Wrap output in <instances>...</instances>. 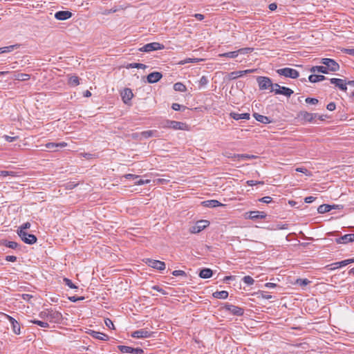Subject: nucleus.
Returning <instances> with one entry per match:
<instances>
[{
  "instance_id": "obj_1",
  "label": "nucleus",
  "mask_w": 354,
  "mask_h": 354,
  "mask_svg": "<svg viewBox=\"0 0 354 354\" xmlns=\"http://www.w3.org/2000/svg\"><path fill=\"white\" fill-rule=\"evenodd\" d=\"M39 316L44 319H46L50 322H59L62 319V314L58 311L47 310L42 311Z\"/></svg>"
},
{
  "instance_id": "obj_2",
  "label": "nucleus",
  "mask_w": 354,
  "mask_h": 354,
  "mask_svg": "<svg viewBox=\"0 0 354 354\" xmlns=\"http://www.w3.org/2000/svg\"><path fill=\"white\" fill-rule=\"evenodd\" d=\"M257 83L260 90L270 89V92L274 90V84L268 77L259 76L257 78Z\"/></svg>"
},
{
  "instance_id": "obj_3",
  "label": "nucleus",
  "mask_w": 354,
  "mask_h": 354,
  "mask_svg": "<svg viewBox=\"0 0 354 354\" xmlns=\"http://www.w3.org/2000/svg\"><path fill=\"white\" fill-rule=\"evenodd\" d=\"M321 64L325 65L328 73L336 72L339 69V64L333 59L322 58L319 62Z\"/></svg>"
},
{
  "instance_id": "obj_4",
  "label": "nucleus",
  "mask_w": 354,
  "mask_h": 354,
  "mask_svg": "<svg viewBox=\"0 0 354 354\" xmlns=\"http://www.w3.org/2000/svg\"><path fill=\"white\" fill-rule=\"evenodd\" d=\"M277 73L279 75H282L286 77H290L292 79H296L299 75V73L297 70L291 68H280L277 71Z\"/></svg>"
},
{
  "instance_id": "obj_5",
  "label": "nucleus",
  "mask_w": 354,
  "mask_h": 354,
  "mask_svg": "<svg viewBox=\"0 0 354 354\" xmlns=\"http://www.w3.org/2000/svg\"><path fill=\"white\" fill-rule=\"evenodd\" d=\"M17 234L21 240L27 244H33L37 241V237L34 234H28L26 231L17 230Z\"/></svg>"
},
{
  "instance_id": "obj_6",
  "label": "nucleus",
  "mask_w": 354,
  "mask_h": 354,
  "mask_svg": "<svg viewBox=\"0 0 354 354\" xmlns=\"http://www.w3.org/2000/svg\"><path fill=\"white\" fill-rule=\"evenodd\" d=\"M164 45L158 43V42H152L149 44H147L144 45L142 47L139 48V50L141 52H151L158 50L164 49Z\"/></svg>"
},
{
  "instance_id": "obj_7",
  "label": "nucleus",
  "mask_w": 354,
  "mask_h": 354,
  "mask_svg": "<svg viewBox=\"0 0 354 354\" xmlns=\"http://www.w3.org/2000/svg\"><path fill=\"white\" fill-rule=\"evenodd\" d=\"M209 225V222L206 220L197 221L194 225L189 228V232L192 234L199 233Z\"/></svg>"
},
{
  "instance_id": "obj_8",
  "label": "nucleus",
  "mask_w": 354,
  "mask_h": 354,
  "mask_svg": "<svg viewBox=\"0 0 354 354\" xmlns=\"http://www.w3.org/2000/svg\"><path fill=\"white\" fill-rule=\"evenodd\" d=\"M274 86L275 88L273 92L277 95H283L286 97H290L291 95L294 93L291 88L286 86H281L278 84H274Z\"/></svg>"
},
{
  "instance_id": "obj_9",
  "label": "nucleus",
  "mask_w": 354,
  "mask_h": 354,
  "mask_svg": "<svg viewBox=\"0 0 354 354\" xmlns=\"http://www.w3.org/2000/svg\"><path fill=\"white\" fill-rule=\"evenodd\" d=\"M145 263L149 266L160 271L164 270L165 269V263L161 261L147 259Z\"/></svg>"
},
{
  "instance_id": "obj_10",
  "label": "nucleus",
  "mask_w": 354,
  "mask_h": 354,
  "mask_svg": "<svg viewBox=\"0 0 354 354\" xmlns=\"http://www.w3.org/2000/svg\"><path fill=\"white\" fill-rule=\"evenodd\" d=\"M330 82L332 84H334L336 87H337L342 91H346L347 90V85H348V81L346 82L345 80L339 78H331L330 79Z\"/></svg>"
},
{
  "instance_id": "obj_11",
  "label": "nucleus",
  "mask_w": 354,
  "mask_h": 354,
  "mask_svg": "<svg viewBox=\"0 0 354 354\" xmlns=\"http://www.w3.org/2000/svg\"><path fill=\"white\" fill-rule=\"evenodd\" d=\"M225 309L232 315L241 316L243 314V309L232 304H226Z\"/></svg>"
},
{
  "instance_id": "obj_12",
  "label": "nucleus",
  "mask_w": 354,
  "mask_h": 354,
  "mask_svg": "<svg viewBox=\"0 0 354 354\" xmlns=\"http://www.w3.org/2000/svg\"><path fill=\"white\" fill-rule=\"evenodd\" d=\"M152 335V333L146 330L140 329L132 333L131 336L134 338H147Z\"/></svg>"
},
{
  "instance_id": "obj_13",
  "label": "nucleus",
  "mask_w": 354,
  "mask_h": 354,
  "mask_svg": "<svg viewBox=\"0 0 354 354\" xmlns=\"http://www.w3.org/2000/svg\"><path fill=\"white\" fill-rule=\"evenodd\" d=\"M316 117L317 114L308 113L307 111H300L298 114V118L306 122H312Z\"/></svg>"
},
{
  "instance_id": "obj_14",
  "label": "nucleus",
  "mask_w": 354,
  "mask_h": 354,
  "mask_svg": "<svg viewBox=\"0 0 354 354\" xmlns=\"http://www.w3.org/2000/svg\"><path fill=\"white\" fill-rule=\"evenodd\" d=\"M354 241V234H345L336 239V243L339 244H346Z\"/></svg>"
},
{
  "instance_id": "obj_15",
  "label": "nucleus",
  "mask_w": 354,
  "mask_h": 354,
  "mask_svg": "<svg viewBox=\"0 0 354 354\" xmlns=\"http://www.w3.org/2000/svg\"><path fill=\"white\" fill-rule=\"evenodd\" d=\"M66 146H67V143L65 142H58V143L48 142L45 145L46 149H48L49 150H51V151H57V148L58 147L63 148V147H65Z\"/></svg>"
},
{
  "instance_id": "obj_16",
  "label": "nucleus",
  "mask_w": 354,
  "mask_h": 354,
  "mask_svg": "<svg viewBox=\"0 0 354 354\" xmlns=\"http://www.w3.org/2000/svg\"><path fill=\"white\" fill-rule=\"evenodd\" d=\"M162 75L159 72H153L147 75V80L149 83L153 84L158 82Z\"/></svg>"
},
{
  "instance_id": "obj_17",
  "label": "nucleus",
  "mask_w": 354,
  "mask_h": 354,
  "mask_svg": "<svg viewBox=\"0 0 354 354\" xmlns=\"http://www.w3.org/2000/svg\"><path fill=\"white\" fill-rule=\"evenodd\" d=\"M122 101L125 104H128L132 99L133 94L130 88H124L121 93Z\"/></svg>"
},
{
  "instance_id": "obj_18",
  "label": "nucleus",
  "mask_w": 354,
  "mask_h": 354,
  "mask_svg": "<svg viewBox=\"0 0 354 354\" xmlns=\"http://www.w3.org/2000/svg\"><path fill=\"white\" fill-rule=\"evenodd\" d=\"M6 316L12 325L13 332L17 335L20 334V326L17 321L15 320L13 317H10V315H6Z\"/></svg>"
},
{
  "instance_id": "obj_19",
  "label": "nucleus",
  "mask_w": 354,
  "mask_h": 354,
  "mask_svg": "<svg viewBox=\"0 0 354 354\" xmlns=\"http://www.w3.org/2000/svg\"><path fill=\"white\" fill-rule=\"evenodd\" d=\"M72 13L69 11H58L55 14V17L58 20H66L71 18Z\"/></svg>"
},
{
  "instance_id": "obj_20",
  "label": "nucleus",
  "mask_w": 354,
  "mask_h": 354,
  "mask_svg": "<svg viewBox=\"0 0 354 354\" xmlns=\"http://www.w3.org/2000/svg\"><path fill=\"white\" fill-rule=\"evenodd\" d=\"M267 214L264 212L251 211L249 212V218L250 219H263L266 218Z\"/></svg>"
},
{
  "instance_id": "obj_21",
  "label": "nucleus",
  "mask_w": 354,
  "mask_h": 354,
  "mask_svg": "<svg viewBox=\"0 0 354 354\" xmlns=\"http://www.w3.org/2000/svg\"><path fill=\"white\" fill-rule=\"evenodd\" d=\"M171 124L170 129L174 130H188V125L186 123L173 120V122Z\"/></svg>"
},
{
  "instance_id": "obj_22",
  "label": "nucleus",
  "mask_w": 354,
  "mask_h": 354,
  "mask_svg": "<svg viewBox=\"0 0 354 354\" xmlns=\"http://www.w3.org/2000/svg\"><path fill=\"white\" fill-rule=\"evenodd\" d=\"M230 117L233 118L234 120H249L250 119V114L248 113H230Z\"/></svg>"
},
{
  "instance_id": "obj_23",
  "label": "nucleus",
  "mask_w": 354,
  "mask_h": 354,
  "mask_svg": "<svg viewBox=\"0 0 354 354\" xmlns=\"http://www.w3.org/2000/svg\"><path fill=\"white\" fill-rule=\"evenodd\" d=\"M254 118L258 121L263 124H269L271 122L270 119L265 115L254 113L253 114Z\"/></svg>"
},
{
  "instance_id": "obj_24",
  "label": "nucleus",
  "mask_w": 354,
  "mask_h": 354,
  "mask_svg": "<svg viewBox=\"0 0 354 354\" xmlns=\"http://www.w3.org/2000/svg\"><path fill=\"white\" fill-rule=\"evenodd\" d=\"M310 71L313 73H321L323 74H328V71H327L325 65L324 66H315L310 68Z\"/></svg>"
},
{
  "instance_id": "obj_25",
  "label": "nucleus",
  "mask_w": 354,
  "mask_h": 354,
  "mask_svg": "<svg viewBox=\"0 0 354 354\" xmlns=\"http://www.w3.org/2000/svg\"><path fill=\"white\" fill-rule=\"evenodd\" d=\"M90 334L93 338L97 339L106 341L109 339L108 335L102 333L92 330Z\"/></svg>"
},
{
  "instance_id": "obj_26",
  "label": "nucleus",
  "mask_w": 354,
  "mask_h": 354,
  "mask_svg": "<svg viewBox=\"0 0 354 354\" xmlns=\"http://www.w3.org/2000/svg\"><path fill=\"white\" fill-rule=\"evenodd\" d=\"M326 79V77L323 75L312 74L308 77V80L312 83L322 82Z\"/></svg>"
},
{
  "instance_id": "obj_27",
  "label": "nucleus",
  "mask_w": 354,
  "mask_h": 354,
  "mask_svg": "<svg viewBox=\"0 0 354 354\" xmlns=\"http://www.w3.org/2000/svg\"><path fill=\"white\" fill-rule=\"evenodd\" d=\"M334 205H330L328 204H323L318 207L317 212L319 214H324L330 212L331 209H334Z\"/></svg>"
},
{
  "instance_id": "obj_28",
  "label": "nucleus",
  "mask_w": 354,
  "mask_h": 354,
  "mask_svg": "<svg viewBox=\"0 0 354 354\" xmlns=\"http://www.w3.org/2000/svg\"><path fill=\"white\" fill-rule=\"evenodd\" d=\"M212 270L209 268H203L200 271L199 277L203 279H209L212 276Z\"/></svg>"
},
{
  "instance_id": "obj_29",
  "label": "nucleus",
  "mask_w": 354,
  "mask_h": 354,
  "mask_svg": "<svg viewBox=\"0 0 354 354\" xmlns=\"http://www.w3.org/2000/svg\"><path fill=\"white\" fill-rule=\"evenodd\" d=\"M205 206L209 207H216L223 206V205L216 200H209L203 202Z\"/></svg>"
},
{
  "instance_id": "obj_30",
  "label": "nucleus",
  "mask_w": 354,
  "mask_h": 354,
  "mask_svg": "<svg viewBox=\"0 0 354 354\" xmlns=\"http://www.w3.org/2000/svg\"><path fill=\"white\" fill-rule=\"evenodd\" d=\"M233 158H237V160H248V159H255L257 156L254 155H249V154H234Z\"/></svg>"
},
{
  "instance_id": "obj_31",
  "label": "nucleus",
  "mask_w": 354,
  "mask_h": 354,
  "mask_svg": "<svg viewBox=\"0 0 354 354\" xmlns=\"http://www.w3.org/2000/svg\"><path fill=\"white\" fill-rule=\"evenodd\" d=\"M347 265H348V262H347V259H346V260H344V261H342L339 262H336V263H332L330 265H328V267H330V270H335L336 268H341V267H343V266H345Z\"/></svg>"
},
{
  "instance_id": "obj_32",
  "label": "nucleus",
  "mask_w": 354,
  "mask_h": 354,
  "mask_svg": "<svg viewBox=\"0 0 354 354\" xmlns=\"http://www.w3.org/2000/svg\"><path fill=\"white\" fill-rule=\"evenodd\" d=\"M238 55H239V54L237 53V50L221 53L218 55V56L221 57H228V58H231V59L235 58Z\"/></svg>"
},
{
  "instance_id": "obj_33",
  "label": "nucleus",
  "mask_w": 354,
  "mask_h": 354,
  "mask_svg": "<svg viewBox=\"0 0 354 354\" xmlns=\"http://www.w3.org/2000/svg\"><path fill=\"white\" fill-rule=\"evenodd\" d=\"M213 296L217 299H226L228 296V292L225 290L217 291L213 294Z\"/></svg>"
},
{
  "instance_id": "obj_34",
  "label": "nucleus",
  "mask_w": 354,
  "mask_h": 354,
  "mask_svg": "<svg viewBox=\"0 0 354 354\" xmlns=\"http://www.w3.org/2000/svg\"><path fill=\"white\" fill-rule=\"evenodd\" d=\"M201 59L198 58H187L183 60L180 61L178 64L179 65H184L187 63H197L201 61Z\"/></svg>"
},
{
  "instance_id": "obj_35",
  "label": "nucleus",
  "mask_w": 354,
  "mask_h": 354,
  "mask_svg": "<svg viewBox=\"0 0 354 354\" xmlns=\"http://www.w3.org/2000/svg\"><path fill=\"white\" fill-rule=\"evenodd\" d=\"M120 9H122V8L121 7H113L111 9H109V10H104L102 12V14L104 15H110V14H112V13H115L118 11H119Z\"/></svg>"
},
{
  "instance_id": "obj_36",
  "label": "nucleus",
  "mask_w": 354,
  "mask_h": 354,
  "mask_svg": "<svg viewBox=\"0 0 354 354\" xmlns=\"http://www.w3.org/2000/svg\"><path fill=\"white\" fill-rule=\"evenodd\" d=\"M68 84L73 86L79 85V84H80L79 77L77 76H75V75L70 77L68 79Z\"/></svg>"
},
{
  "instance_id": "obj_37",
  "label": "nucleus",
  "mask_w": 354,
  "mask_h": 354,
  "mask_svg": "<svg viewBox=\"0 0 354 354\" xmlns=\"http://www.w3.org/2000/svg\"><path fill=\"white\" fill-rule=\"evenodd\" d=\"M174 89L176 91L184 92L186 91V86L181 82H177L174 84Z\"/></svg>"
},
{
  "instance_id": "obj_38",
  "label": "nucleus",
  "mask_w": 354,
  "mask_h": 354,
  "mask_svg": "<svg viewBox=\"0 0 354 354\" xmlns=\"http://www.w3.org/2000/svg\"><path fill=\"white\" fill-rule=\"evenodd\" d=\"M118 349L123 353H132L133 348L127 346H118Z\"/></svg>"
},
{
  "instance_id": "obj_39",
  "label": "nucleus",
  "mask_w": 354,
  "mask_h": 354,
  "mask_svg": "<svg viewBox=\"0 0 354 354\" xmlns=\"http://www.w3.org/2000/svg\"><path fill=\"white\" fill-rule=\"evenodd\" d=\"M157 131L149 130L142 132V136L146 138L156 136Z\"/></svg>"
},
{
  "instance_id": "obj_40",
  "label": "nucleus",
  "mask_w": 354,
  "mask_h": 354,
  "mask_svg": "<svg viewBox=\"0 0 354 354\" xmlns=\"http://www.w3.org/2000/svg\"><path fill=\"white\" fill-rule=\"evenodd\" d=\"M310 283V281L307 279H297L295 281V284L302 287L308 285Z\"/></svg>"
},
{
  "instance_id": "obj_41",
  "label": "nucleus",
  "mask_w": 354,
  "mask_h": 354,
  "mask_svg": "<svg viewBox=\"0 0 354 354\" xmlns=\"http://www.w3.org/2000/svg\"><path fill=\"white\" fill-rule=\"evenodd\" d=\"M228 76L230 80H234L237 77L243 76V73L241 71H233L229 73Z\"/></svg>"
},
{
  "instance_id": "obj_42",
  "label": "nucleus",
  "mask_w": 354,
  "mask_h": 354,
  "mask_svg": "<svg viewBox=\"0 0 354 354\" xmlns=\"http://www.w3.org/2000/svg\"><path fill=\"white\" fill-rule=\"evenodd\" d=\"M30 322L35 324H37L38 326H39L40 327H42V328H48L49 326V324L47 322H43V321H39V320H32L30 321Z\"/></svg>"
},
{
  "instance_id": "obj_43",
  "label": "nucleus",
  "mask_w": 354,
  "mask_h": 354,
  "mask_svg": "<svg viewBox=\"0 0 354 354\" xmlns=\"http://www.w3.org/2000/svg\"><path fill=\"white\" fill-rule=\"evenodd\" d=\"M30 77V75L26 73H19L17 75L16 80L19 81H26L29 80Z\"/></svg>"
},
{
  "instance_id": "obj_44",
  "label": "nucleus",
  "mask_w": 354,
  "mask_h": 354,
  "mask_svg": "<svg viewBox=\"0 0 354 354\" xmlns=\"http://www.w3.org/2000/svg\"><path fill=\"white\" fill-rule=\"evenodd\" d=\"M19 47L18 44L15 45H11L8 46L2 47V49L3 50V53H10L15 49H17Z\"/></svg>"
},
{
  "instance_id": "obj_45",
  "label": "nucleus",
  "mask_w": 354,
  "mask_h": 354,
  "mask_svg": "<svg viewBox=\"0 0 354 354\" xmlns=\"http://www.w3.org/2000/svg\"><path fill=\"white\" fill-rule=\"evenodd\" d=\"M253 51V48H239V50H237V53L238 54H243V55H245V54H248V53H250Z\"/></svg>"
},
{
  "instance_id": "obj_46",
  "label": "nucleus",
  "mask_w": 354,
  "mask_h": 354,
  "mask_svg": "<svg viewBox=\"0 0 354 354\" xmlns=\"http://www.w3.org/2000/svg\"><path fill=\"white\" fill-rule=\"evenodd\" d=\"M127 68H136L145 69L147 68V66L143 64H140V63H131L128 66Z\"/></svg>"
},
{
  "instance_id": "obj_47",
  "label": "nucleus",
  "mask_w": 354,
  "mask_h": 354,
  "mask_svg": "<svg viewBox=\"0 0 354 354\" xmlns=\"http://www.w3.org/2000/svg\"><path fill=\"white\" fill-rule=\"evenodd\" d=\"M3 244L9 248H12V249H15L17 248L18 246V243L15 242V241H5L3 242Z\"/></svg>"
},
{
  "instance_id": "obj_48",
  "label": "nucleus",
  "mask_w": 354,
  "mask_h": 354,
  "mask_svg": "<svg viewBox=\"0 0 354 354\" xmlns=\"http://www.w3.org/2000/svg\"><path fill=\"white\" fill-rule=\"evenodd\" d=\"M242 280L248 285H252L254 283V280L250 276H245Z\"/></svg>"
},
{
  "instance_id": "obj_49",
  "label": "nucleus",
  "mask_w": 354,
  "mask_h": 354,
  "mask_svg": "<svg viewBox=\"0 0 354 354\" xmlns=\"http://www.w3.org/2000/svg\"><path fill=\"white\" fill-rule=\"evenodd\" d=\"M8 176H15V172L12 171H0V176L6 177Z\"/></svg>"
},
{
  "instance_id": "obj_50",
  "label": "nucleus",
  "mask_w": 354,
  "mask_h": 354,
  "mask_svg": "<svg viewBox=\"0 0 354 354\" xmlns=\"http://www.w3.org/2000/svg\"><path fill=\"white\" fill-rule=\"evenodd\" d=\"M64 281L66 286H68L71 288H77V287L71 281V279L68 278H64Z\"/></svg>"
},
{
  "instance_id": "obj_51",
  "label": "nucleus",
  "mask_w": 354,
  "mask_h": 354,
  "mask_svg": "<svg viewBox=\"0 0 354 354\" xmlns=\"http://www.w3.org/2000/svg\"><path fill=\"white\" fill-rule=\"evenodd\" d=\"M172 274L175 277H179V276L185 277L186 276L185 272L183 270H180L173 271Z\"/></svg>"
},
{
  "instance_id": "obj_52",
  "label": "nucleus",
  "mask_w": 354,
  "mask_h": 354,
  "mask_svg": "<svg viewBox=\"0 0 354 354\" xmlns=\"http://www.w3.org/2000/svg\"><path fill=\"white\" fill-rule=\"evenodd\" d=\"M306 102L310 104H317L318 103V100L316 98L307 97L306 99Z\"/></svg>"
},
{
  "instance_id": "obj_53",
  "label": "nucleus",
  "mask_w": 354,
  "mask_h": 354,
  "mask_svg": "<svg viewBox=\"0 0 354 354\" xmlns=\"http://www.w3.org/2000/svg\"><path fill=\"white\" fill-rule=\"evenodd\" d=\"M259 201L260 202L268 204L272 201V198L270 196H265L259 199Z\"/></svg>"
},
{
  "instance_id": "obj_54",
  "label": "nucleus",
  "mask_w": 354,
  "mask_h": 354,
  "mask_svg": "<svg viewBox=\"0 0 354 354\" xmlns=\"http://www.w3.org/2000/svg\"><path fill=\"white\" fill-rule=\"evenodd\" d=\"M30 227V223L29 222H26L21 225L18 230H21L22 231H26V230L29 229Z\"/></svg>"
},
{
  "instance_id": "obj_55",
  "label": "nucleus",
  "mask_w": 354,
  "mask_h": 354,
  "mask_svg": "<svg viewBox=\"0 0 354 354\" xmlns=\"http://www.w3.org/2000/svg\"><path fill=\"white\" fill-rule=\"evenodd\" d=\"M172 122H173V120H165V122H162V127L163 128L170 129L171 125V123H172Z\"/></svg>"
},
{
  "instance_id": "obj_56",
  "label": "nucleus",
  "mask_w": 354,
  "mask_h": 354,
  "mask_svg": "<svg viewBox=\"0 0 354 354\" xmlns=\"http://www.w3.org/2000/svg\"><path fill=\"white\" fill-rule=\"evenodd\" d=\"M106 326L109 328H114V325L110 319H106L104 320Z\"/></svg>"
},
{
  "instance_id": "obj_57",
  "label": "nucleus",
  "mask_w": 354,
  "mask_h": 354,
  "mask_svg": "<svg viewBox=\"0 0 354 354\" xmlns=\"http://www.w3.org/2000/svg\"><path fill=\"white\" fill-rule=\"evenodd\" d=\"M208 83V80L207 78V77L205 76H202L200 81H199V84L201 86H205Z\"/></svg>"
},
{
  "instance_id": "obj_58",
  "label": "nucleus",
  "mask_w": 354,
  "mask_h": 354,
  "mask_svg": "<svg viewBox=\"0 0 354 354\" xmlns=\"http://www.w3.org/2000/svg\"><path fill=\"white\" fill-rule=\"evenodd\" d=\"M151 182L150 180L149 179H147V180H138L137 182L135 183L136 185H144V184H148Z\"/></svg>"
},
{
  "instance_id": "obj_59",
  "label": "nucleus",
  "mask_w": 354,
  "mask_h": 354,
  "mask_svg": "<svg viewBox=\"0 0 354 354\" xmlns=\"http://www.w3.org/2000/svg\"><path fill=\"white\" fill-rule=\"evenodd\" d=\"M296 171L298 172L304 173L306 175H310L308 171L304 167H297L296 168Z\"/></svg>"
},
{
  "instance_id": "obj_60",
  "label": "nucleus",
  "mask_w": 354,
  "mask_h": 354,
  "mask_svg": "<svg viewBox=\"0 0 354 354\" xmlns=\"http://www.w3.org/2000/svg\"><path fill=\"white\" fill-rule=\"evenodd\" d=\"M326 108L328 111H334L336 108V105L334 102H330L328 104Z\"/></svg>"
},
{
  "instance_id": "obj_61",
  "label": "nucleus",
  "mask_w": 354,
  "mask_h": 354,
  "mask_svg": "<svg viewBox=\"0 0 354 354\" xmlns=\"http://www.w3.org/2000/svg\"><path fill=\"white\" fill-rule=\"evenodd\" d=\"M124 177L127 179H137L139 176L137 175L128 174L124 175Z\"/></svg>"
},
{
  "instance_id": "obj_62",
  "label": "nucleus",
  "mask_w": 354,
  "mask_h": 354,
  "mask_svg": "<svg viewBox=\"0 0 354 354\" xmlns=\"http://www.w3.org/2000/svg\"><path fill=\"white\" fill-rule=\"evenodd\" d=\"M315 200V197L314 196H308L304 198V201L306 203H313Z\"/></svg>"
},
{
  "instance_id": "obj_63",
  "label": "nucleus",
  "mask_w": 354,
  "mask_h": 354,
  "mask_svg": "<svg viewBox=\"0 0 354 354\" xmlns=\"http://www.w3.org/2000/svg\"><path fill=\"white\" fill-rule=\"evenodd\" d=\"M6 260L10 262H15L17 261V257L15 256H6Z\"/></svg>"
},
{
  "instance_id": "obj_64",
  "label": "nucleus",
  "mask_w": 354,
  "mask_h": 354,
  "mask_svg": "<svg viewBox=\"0 0 354 354\" xmlns=\"http://www.w3.org/2000/svg\"><path fill=\"white\" fill-rule=\"evenodd\" d=\"M4 138H5V140L6 141H8L9 142H11L15 141L17 139V137H12V136H5Z\"/></svg>"
}]
</instances>
